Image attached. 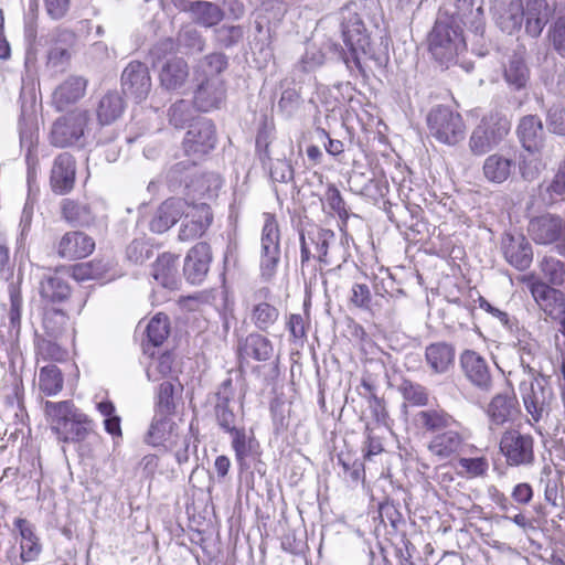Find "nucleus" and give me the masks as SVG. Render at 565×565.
<instances>
[{
    "instance_id": "obj_38",
    "label": "nucleus",
    "mask_w": 565,
    "mask_h": 565,
    "mask_svg": "<svg viewBox=\"0 0 565 565\" xmlns=\"http://www.w3.org/2000/svg\"><path fill=\"white\" fill-rule=\"evenodd\" d=\"M152 277L162 287L175 289L179 284L178 256L163 253L152 266Z\"/></svg>"
},
{
    "instance_id": "obj_20",
    "label": "nucleus",
    "mask_w": 565,
    "mask_h": 565,
    "mask_svg": "<svg viewBox=\"0 0 565 565\" xmlns=\"http://www.w3.org/2000/svg\"><path fill=\"white\" fill-rule=\"evenodd\" d=\"M404 398L403 412L405 419L415 426V433L419 434L424 426V390L419 384L405 380L401 387Z\"/></svg>"
},
{
    "instance_id": "obj_32",
    "label": "nucleus",
    "mask_w": 565,
    "mask_h": 565,
    "mask_svg": "<svg viewBox=\"0 0 565 565\" xmlns=\"http://www.w3.org/2000/svg\"><path fill=\"white\" fill-rule=\"evenodd\" d=\"M531 294L541 309L550 317H553L555 311L565 312V296L561 290L539 280L531 285Z\"/></svg>"
},
{
    "instance_id": "obj_50",
    "label": "nucleus",
    "mask_w": 565,
    "mask_h": 565,
    "mask_svg": "<svg viewBox=\"0 0 565 565\" xmlns=\"http://www.w3.org/2000/svg\"><path fill=\"white\" fill-rule=\"evenodd\" d=\"M63 375L55 364H49L40 370V390L49 396L56 395L63 388Z\"/></svg>"
},
{
    "instance_id": "obj_11",
    "label": "nucleus",
    "mask_w": 565,
    "mask_h": 565,
    "mask_svg": "<svg viewBox=\"0 0 565 565\" xmlns=\"http://www.w3.org/2000/svg\"><path fill=\"white\" fill-rule=\"evenodd\" d=\"M260 247V273L262 277L268 280L275 275L280 260V233L274 215L264 224Z\"/></svg>"
},
{
    "instance_id": "obj_51",
    "label": "nucleus",
    "mask_w": 565,
    "mask_h": 565,
    "mask_svg": "<svg viewBox=\"0 0 565 565\" xmlns=\"http://www.w3.org/2000/svg\"><path fill=\"white\" fill-rule=\"evenodd\" d=\"M205 44V39L195 28L185 26L178 33V46L183 49L186 54L203 52Z\"/></svg>"
},
{
    "instance_id": "obj_63",
    "label": "nucleus",
    "mask_w": 565,
    "mask_h": 565,
    "mask_svg": "<svg viewBox=\"0 0 565 565\" xmlns=\"http://www.w3.org/2000/svg\"><path fill=\"white\" fill-rule=\"evenodd\" d=\"M177 45L173 39L167 38L157 42L150 50V57L153 66H159L164 61L169 60L168 56L173 55L177 51Z\"/></svg>"
},
{
    "instance_id": "obj_9",
    "label": "nucleus",
    "mask_w": 565,
    "mask_h": 565,
    "mask_svg": "<svg viewBox=\"0 0 565 565\" xmlns=\"http://www.w3.org/2000/svg\"><path fill=\"white\" fill-rule=\"evenodd\" d=\"M430 135L439 142L456 145L465 137V124L460 114L455 113L450 107L436 106L426 117Z\"/></svg>"
},
{
    "instance_id": "obj_52",
    "label": "nucleus",
    "mask_w": 565,
    "mask_h": 565,
    "mask_svg": "<svg viewBox=\"0 0 565 565\" xmlns=\"http://www.w3.org/2000/svg\"><path fill=\"white\" fill-rule=\"evenodd\" d=\"M194 118L193 105L185 99H179L168 109L170 125L177 129H183Z\"/></svg>"
},
{
    "instance_id": "obj_7",
    "label": "nucleus",
    "mask_w": 565,
    "mask_h": 565,
    "mask_svg": "<svg viewBox=\"0 0 565 565\" xmlns=\"http://www.w3.org/2000/svg\"><path fill=\"white\" fill-rule=\"evenodd\" d=\"M213 414L223 433L234 429L244 423L243 403L236 398V391L232 379L225 380L214 393Z\"/></svg>"
},
{
    "instance_id": "obj_54",
    "label": "nucleus",
    "mask_w": 565,
    "mask_h": 565,
    "mask_svg": "<svg viewBox=\"0 0 565 565\" xmlns=\"http://www.w3.org/2000/svg\"><path fill=\"white\" fill-rule=\"evenodd\" d=\"M174 411V385L169 381L162 382L157 393L156 414L171 416Z\"/></svg>"
},
{
    "instance_id": "obj_60",
    "label": "nucleus",
    "mask_w": 565,
    "mask_h": 565,
    "mask_svg": "<svg viewBox=\"0 0 565 565\" xmlns=\"http://www.w3.org/2000/svg\"><path fill=\"white\" fill-rule=\"evenodd\" d=\"M547 39L553 50L565 58V17H558L548 28Z\"/></svg>"
},
{
    "instance_id": "obj_40",
    "label": "nucleus",
    "mask_w": 565,
    "mask_h": 565,
    "mask_svg": "<svg viewBox=\"0 0 565 565\" xmlns=\"http://www.w3.org/2000/svg\"><path fill=\"white\" fill-rule=\"evenodd\" d=\"M10 308L8 311L9 328L7 341L17 343L21 333L22 296L18 282L11 281L8 286Z\"/></svg>"
},
{
    "instance_id": "obj_28",
    "label": "nucleus",
    "mask_w": 565,
    "mask_h": 565,
    "mask_svg": "<svg viewBox=\"0 0 565 565\" xmlns=\"http://www.w3.org/2000/svg\"><path fill=\"white\" fill-rule=\"evenodd\" d=\"M519 413V403L513 392L499 393L489 403L487 414L492 425L501 426L513 420Z\"/></svg>"
},
{
    "instance_id": "obj_8",
    "label": "nucleus",
    "mask_w": 565,
    "mask_h": 565,
    "mask_svg": "<svg viewBox=\"0 0 565 565\" xmlns=\"http://www.w3.org/2000/svg\"><path fill=\"white\" fill-rule=\"evenodd\" d=\"M88 121L89 113L83 109L58 117L52 125L50 142L58 148L83 147Z\"/></svg>"
},
{
    "instance_id": "obj_25",
    "label": "nucleus",
    "mask_w": 565,
    "mask_h": 565,
    "mask_svg": "<svg viewBox=\"0 0 565 565\" xmlns=\"http://www.w3.org/2000/svg\"><path fill=\"white\" fill-rule=\"evenodd\" d=\"M455 348L446 342H436L426 347V373L445 375L454 367Z\"/></svg>"
},
{
    "instance_id": "obj_39",
    "label": "nucleus",
    "mask_w": 565,
    "mask_h": 565,
    "mask_svg": "<svg viewBox=\"0 0 565 565\" xmlns=\"http://www.w3.org/2000/svg\"><path fill=\"white\" fill-rule=\"evenodd\" d=\"M185 10L190 13L193 22L204 28H212L218 24L224 18V12L221 7L209 1H191L188 3Z\"/></svg>"
},
{
    "instance_id": "obj_45",
    "label": "nucleus",
    "mask_w": 565,
    "mask_h": 565,
    "mask_svg": "<svg viewBox=\"0 0 565 565\" xmlns=\"http://www.w3.org/2000/svg\"><path fill=\"white\" fill-rule=\"evenodd\" d=\"M68 316L62 308L45 306L43 311L42 326L46 337L57 340L66 330Z\"/></svg>"
},
{
    "instance_id": "obj_35",
    "label": "nucleus",
    "mask_w": 565,
    "mask_h": 565,
    "mask_svg": "<svg viewBox=\"0 0 565 565\" xmlns=\"http://www.w3.org/2000/svg\"><path fill=\"white\" fill-rule=\"evenodd\" d=\"M21 536V554L22 562H34L42 552V544L35 534L34 525L23 518H17L13 522Z\"/></svg>"
},
{
    "instance_id": "obj_21",
    "label": "nucleus",
    "mask_w": 565,
    "mask_h": 565,
    "mask_svg": "<svg viewBox=\"0 0 565 565\" xmlns=\"http://www.w3.org/2000/svg\"><path fill=\"white\" fill-rule=\"evenodd\" d=\"M342 36L345 45L352 53L356 67L361 73H364L363 66L358 57V52H366L370 44V36L359 15L354 14L343 22Z\"/></svg>"
},
{
    "instance_id": "obj_12",
    "label": "nucleus",
    "mask_w": 565,
    "mask_h": 565,
    "mask_svg": "<svg viewBox=\"0 0 565 565\" xmlns=\"http://www.w3.org/2000/svg\"><path fill=\"white\" fill-rule=\"evenodd\" d=\"M534 439L519 430L505 431L500 440V450L509 466H530L534 462Z\"/></svg>"
},
{
    "instance_id": "obj_24",
    "label": "nucleus",
    "mask_w": 565,
    "mask_h": 565,
    "mask_svg": "<svg viewBox=\"0 0 565 565\" xmlns=\"http://www.w3.org/2000/svg\"><path fill=\"white\" fill-rule=\"evenodd\" d=\"M516 134L526 151L531 153H539L543 149L545 131L543 122L539 116H523L518 125Z\"/></svg>"
},
{
    "instance_id": "obj_29",
    "label": "nucleus",
    "mask_w": 565,
    "mask_h": 565,
    "mask_svg": "<svg viewBox=\"0 0 565 565\" xmlns=\"http://www.w3.org/2000/svg\"><path fill=\"white\" fill-rule=\"evenodd\" d=\"M178 437L179 434L175 431V423L171 417L154 414L150 427L145 436V441L153 447H172L173 445L177 446L174 438Z\"/></svg>"
},
{
    "instance_id": "obj_59",
    "label": "nucleus",
    "mask_w": 565,
    "mask_h": 565,
    "mask_svg": "<svg viewBox=\"0 0 565 565\" xmlns=\"http://www.w3.org/2000/svg\"><path fill=\"white\" fill-rule=\"evenodd\" d=\"M153 256V247L147 239L136 238L126 248V257L134 264H143Z\"/></svg>"
},
{
    "instance_id": "obj_3",
    "label": "nucleus",
    "mask_w": 565,
    "mask_h": 565,
    "mask_svg": "<svg viewBox=\"0 0 565 565\" xmlns=\"http://www.w3.org/2000/svg\"><path fill=\"white\" fill-rule=\"evenodd\" d=\"M466 47L462 29L448 13H440L429 34V52L440 67H448L456 55Z\"/></svg>"
},
{
    "instance_id": "obj_36",
    "label": "nucleus",
    "mask_w": 565,
    "mask_h": 565,
    "mask_svg": "<svg viewBox=\"0 0 565 565\" xmlns=\"http://www.w3.org/2000/svg\"><path fill=\"white\" fill-rule=\"evenodd\" d=\"M504 79L515 90L525 88L530 79V68L525 62V47L521 46L510 57L504 68Z\"/></svg>"
},
{
    "instance_id": "obj_22",
    "label": "nucleus",
    "mask_w": 565,
    "mask_h": 565,
    "mask_svg": "<svg viewBox=\"0 0 565 565\" xmlns=\"http://www.w3.org/2000/svg\"><path fill=\"white\" fill-rule=\"evenodd\" d=\"M524 12V31L531 38H539L554 13L546 0H526Z\"/></svg>"
},
{
    "instance_id": "obj_18",
    "label": "nucleus",
    "mask_w": 565,
    "mask_h": 565,
    "mask_svg": "<svg viewBox=\"0 0 565 565\" xmlns=\"http://www.w3.org/2000/svg\"><path fill=\"white\" fill-rule=\"evenodd\" d=\"M501 248L505 260L518 270H525L531 266L533 250L524 235L505 234Z\"/></svg>"
},
{
    "instance_id": "obj_55",
    "label": "nucleus",
    "mask_w": 565,
    "mask_h": 565,
    "mask_svg": "<svg viewBox=\"0 0 565 565\" xmlns=\"http://www.w3.org/2000/svg\"><path fill=\"white\" fill-rule=\"evenodd\" d=\"M172 214H140L137 224L148 226L152 233L162 234L177 223Z\"/></svg>"
},
{
    "instance_id": "obj_41",
    "label": "nucleus",
    "mask_w": 565,
    "mask_h": 565,
    "mask_svg": "<svg viewBox=\"0 0 565 565\" xmlns=\"http://www.w3.org/2000/svg\"><path fill=\"white\" fill-rule=\"evenodd\" d=\"M475 0H457L455 12L449 17L461 25L469 26L473 32L479 33L483 30V9L481 6L473 8Z\"/></svg>"
},
{
    "instance_id": "obj_49",
    "label": "nucleus",
    "mask_w": 565,
    "mask_h": 565,
    "mask_svg": "<svg viewBox=\"0 0 565 565\" xmlns=\"http://www.w3.org/2000/svg\"><path fill=\"white\" fill-rule=\"evenodd\" d=\"M190 194L185 198H169L160 205L159 212H184L185 209H193L198 211L210 210L211 204L209 199Z\"/></svg>"
},
{
    "instance_id": "obj_37",
    "label": "nucleus",
    "mask_w": 565,
    "mask_h": 565,
    "mask_svg": "<svg viewBox=\"0 0 565 565\" xmlns=\"http://www.w3.org/2000/svg\"><path fill=\"white\" fill-rule=\"evenodd\" d=\"M238 354L241 358H253L256 361L265 362L274 355V345L265 335L253 332L239 341Z\"/></svg>"
},
{
    "instance_id": "obj_15",
    "label": "nucleus",
    "mask_w": 565,
    "mask_h": 565,
    "mask_svg": "<svg viewBox=\"0 0 565 565\" xmlns=\"http://www.w3.org/2000/svg\"><path fill=\"white\" fill-rule=\"evenodd\" d=\"M273 297L268 287H260L253 292L250 321L256 329L267 332L279 318V310L268 300Z\"/></svg>"
},
{
    "instance_id": "obj_61",
    "label": "nucleus",
    "mask_w": 565,
    "mask_h": 565,
    "mask_svg": "<svg viewBox=\"0 0 565 565\" xmlns=\"http://www.w3.org/2000/svg\"><path fill=\"white\" fill-rule=\"evenodd\" d=\"M192 426H190V430L178 438H174V441H177V446L173 445L171 448H174V456L178 461V463L182 465L189 461L190 458V451L193 452L196 451V438L191 433Z\"/></svg>"
},
{
    "instance_id": "obj_14",
    "label": "nucleus",
    "mask_w": 565,
    "mask_h": 565,
    "mask_svg": "<svg viewBox=\"0 0 565 565\" xmlns=\"http://www.w3.org/2000/svg\"><path fill=\"white\" fill-rule=\"evenodd\" d=\"M527 232L536 244H552L565 235V218L557 214L536 215L530 220Z\"/></svg>"
},
{
    "instance_id": "obj_1",
    "label": "nucleus",
    "mask_w": 565,
    "mask_h": 565,
    "mask_svg": "<svg viewBox=\"0 0 565 565\" xmlns=\"http://www.w3.org/2000/svg\"><path fill=\"white\" fill-rule=\"evenodd\" d=\"M44 414L51 430L62 443L83 441L93 431V420L72 401H46Z\"/></svg>"
},
{
    "instance_id": "obj_57",
    "label": "nucleus",
    "mask_w": 565,
    "mask_h": 565,
    "mask_svg": "<svg viewBox=\"0 0 565 565\" xmlns=\"http://www.w3.org/2000/svg\"><path fill=\"white\" fill-rule=\"evenodd\" d=\"M98 412L105 417V430L113 437H121L120 417L115 414V405L110 401H103L97 404Z\"/></svg>"
},
{
    "instance_id": "obj_47",
    "label": "nucleus",
    "mask_w": 565,
    "mask_h": 565,
    "mask_svg": "<svg viewBox=\"0 0 565 565\" xmlns=\"http://www.w3.org/2000/svg\"><path fill=\"white\" fill-rule=\"evenodd\" d=\"M212 214H185L179 231L181 241H191L202 236L212 224Z\"/></svg>"
},
{
    "instance_id": "obj_48",
    "label": "nucleus",
    "mask_w": 565,
    "mask_h": 565,
    "mask_svg": "<svg viewBox=\"0 0 565 565\" xmlns=\"http://www.w3.org/2000/svg\"><path fill=\"white\" fill-rule=\"evenodd\" d=\"M379 519L380 522L375 526V532L381 533V529H384L385 535H394L399 531V526L403 523L402 514L393 502L385 501L379 507Z\"/></svg>"
},
{
    "instance_id": "obj_31",
    "label": "nucleus",
    "mask_w": 565,
    "mask_h": 565,
    "mask_svg": "<svg viewBox=\"0 0 565 565\" xmlns=\"http://www.w3.org/2000/svg\"><path fill=\"white\" fill-rule=\"evenodd\" d=\"M87 81L82 76H70L53 93V105L63 111L77 103L85 94Z\"/></svg>"
},
{
    "instance_id": "obj_42",
    "label": "nucleus",
    "mask_w": 565,
    "mask_h": 565,
    "mask_svg": "<svg viewBox=\"0 0 565 565\" xmlns=\"http://www.w3.org/2000/svg\"><path fill=\"white\" fill-rule=\"evenodd\" d=\"M524 21L523 4L521 0H511L508 6L495 14V23L501 31L513 34L520 31Z\"/></svg>"
},
{
    "instance_id": "obj_58",
    "label": "nucleus",
    "mask_w": 565,
    "mask_h": 565,
    "mask_svg": "<svg viewBox=\"0 0 565 565\" xmlns=\"http://www.w3.org/2000/svg\"><path fill=\"white\" fill-rule=\"evenodd\" d=\"M35 347L38 354L44 360L61 362L67 356V352L51 338H38Z\"/></svg>"
},
{
    "instance_id": "obj_10",
    "label": "nucleus",
    "mask_w": 565,
    "mask_h": 565,
    "mask_svg": "<svg viewBox=\"0 0 565 565\" xmlns=\"http://www.w3.org/2000/svg\"><path fill=\"white\" fill-rule=\"evenodd\" d=\"M182 145L184 153L194 161L212 151L216 145L215 126L212 120L199 118L191 124Z\"/></svg>"
},
{
    "instance_id": "obj_2",
    "label": "nucleus",
    "mask_w": 565,
    "mask_h": 565,
    "mask_svg": "<svg viewBox=\"0 0 565 565\" xmlns=\"http://www.w3.org/2000/svg\"><path fill=\"white\" fill-rule=\"evenodd\" d=\"M166 181L171 191L184 185L186 195L196 194L209 200H212L222 186L218 174L201 171L193 159H185L170 167Z\"/></svg>"
},
{
    "instance_id": "obj_16",
    "label": "nucleus",
    "mask_w": 565,
    "mask_h": 565,
    "mask_svg": "<svg viewBox=\"0 0 565 565\" xmlns=\"http://www.w3.org/2000/svg\"><path fill=\"white\" fill-rule=\"evenodd\" d=\"M212 262L211 247L205 242L194 245L184 259L183 273L192 285H200L207 276Z\"/></svg>"
},
{
    "instance_id": "obj_46",
    "label": "nucleus",
    "mask_w": 565,
    "mask_h": 565,
    "mask_svg": "<svg viewBox=\"0 0 565 565\" xmlns=\"http://www.w3.org/2000/svg\"><path fill=\"white\" fill-rule=\"evenodd\" d=\"M125 108L124 100L118 92H108L98 103L97 118L102 125H109L118 119Z\"/></svg>"
},
{
    "instance_id": "obj_5",
    "label": "nucleus",
    "mask_w": 565,
    "mask_h": 565,
    "mask_svg": "<svg viewBox=\"0 0 565 565\" xmlns=\"http://www.w3.org/2000/svg\"><path fill=\"white\" fill-rule=\"evenodd\" d=\"M521 365L531 377L530 380L521 382L520 393L525 409L534 422H539L544 415H548L551 412L552 403L555 398L553 390L543 375L535 377L536 371L530 366V363L525 361L523 354L521 355Z\"/></svg>"
},
{
    "instance_id": "obj_56",
    "label": "nucleus",
    "mask_w": 565,
    "mask_h": 565,
    "mask_svg": "<svg viewBox=\"0 0 565 565\" xmlns=\"http://www.w3.org/2000/svg\"><path fill=\"white\" fill-rule=\"evenodd\" d=\"M244 36V29L241 25H221L214 30L215 42L221 47L237 45Z\"/></svg>"
},
{
    "instance_id": "obj_19",
    "label": "nucleus",
    "mask_w": 565,
    "mask_h": 565,
    "mask_svg": "<svg viewBox=\"0 0 565 565\" xmlns=\"http://www.w3.org/2000/svg\"><path fill=\"white\" fill-rule=\"evenodd\" d=\"M76 162L68 152L60 153L53 161L50 185L53 192L65 194L70 192L75 183Z\"/></svg>"
},
{
    "instance_id": "obj_44",
    "label": "nucleus",
    "mask_w": 565,
    "mask_h": 565,
    "mask_svg": "<svg viewBox=\"0 0 565 565\" xmlns=\"http://www.w3.org/2000/svg\"><path fill=\"white\" fill-rule=\"evenodd\" d=\"M513 168L512 159L494 153L484 160L483 174L490 182L502 183L508 180Z\"/></svg>"
},
{
    "instance_id": "obj_62",
    "label": "nucleus",
    "mask_w": 565,
    "mask_h": 565,
    "mask_svg": "<svg viewBox=\"0 0 565 565\" xmlns=\"http://www.w3.org/2000/svg\"><path fill=\"white\" fill-rule=\"evenodd\" d=\"M542 271L550 284L561 286L565 279L564 264L553 257H545L542 262Z\"/></svg>"
},
{
    "instance_id": "obj_27",
    "label": "nucleus",
    "mask_w": 565,
    "mask_h": 565,
    "mask_svg": "<svg viewBox=\"0 0 565 565\" xmlns=\"http://www.w3.org/2000/svg\"><path fill=\"white\" fill-rule=\"evenodd\" d=\"M231 436V446L235 452V459L242 470L248 468L247 459L258 455L259 444L253 433L246 431L245 424L226 431Z\"/></svg>"
},
{
    "instance_id": "obj_43",
    "label": "nucleus",
    "mask_w": 565,
    "mask_h": 565,
    "mask_svg": "<svg viewBox=\"0 0 565 565\" xmlns=\"http://www.w3.org/2000/svg\"><path fill=\"white\" fill-rule=\"evenodd\" d=\"M462 446L461 436L452 430L439 434L428 445V450L438 458L444 460L457 454Z\"/></svg>"
},
{
    "instance_id": "obj_6",
    "label": "nucleus",
    "mask_w": 565,
    "mask_h": 565,
    "mask_svg": "<svg viewBox=\"0 0 565 565\" xmlns=\"http://www.w3.org/2000/svg\"><path fill=\"white\" fill-rule=\"evenodd\" d=\"M511 121L499 113H490L472 130L469 149L476 156L484 154L497 147L510 132Z\"/></svg>"
},
{
    "instance_id": "obj_53",
    "label": "nucleus",
    "mask_w": 565,
    "mask_h": 565,
    "mask_svg": "<svg viewBox=\"0 0 565 565\" xmlns=\"http://www.w3.org/2000/svg\"><path fill=\"white\" fill-rule=\"evenodd\" d=\"M146 334L148 343L153 347L161 345L169 334L168 317L162 313L154 316L147 324Z\"/></svg>"
},
{
    "instance_id": "obj_30",
    "label": "nucleus",
    "mask_w": 565,
    "mask_h": 565,
    "mask_svg": "<svg viewBox=\"0 0 565 565\" xmlns=\"http://www.w3.org/2000/svg\"><path fill=\"white\" fill-rule=\"evenodd\" d=\"M95 248V242L82 232L66 233L57 245V254L62 258L77 259L88 256Z\"/></svg>"
},
{
    "instance_id": "obj_13",
    "label": "nucleus",
    "mask_w": 565,
    "mask_h": 565,
    "mask_svg": "<svg viewBox=\"0 0 565 565\" xmlns=\"http://www.w3.org/2000/svg\"><path fill=\"white\" fill-rule=\"evenodd\" d=\"M151 76L146 64L139 61L130 62L121 73V89L126 96L140 103L151 90Z\"/></svg>"
},
{
    "instance_id": "obj_17",
    "label": "nucleus",
    "mask_w": 565,
    "mask_h": 565,
    "mask_svg": "<svg viewBox=\"0 0 565 565\" xmlns=\"http://www.w3.org/2000/svg\"><path fill=\"white\" fill-rule=\"evenodd\" d=\"M460 364L469 382L482 392L492 388V376L487 361L477 352L466 350L460 355Z\"/></svg>"
},
{
    "instance_id": "obj_26",
    "label": "nucleus",
    "mask_w": 565,
    "mask_h": 565,
    "mask_svg": "<svg viewBox=\"0 0 565 565\" xmlns=\"http://www.w3.org/2000/svg\"><path fill=\"white\" fill-rule=\"evenodd\" d=\"M188 63L182 57L172 56L159 67L160 86L166 90H178L188 82Z\"/></svg>"
},
{
    "instance_id": "obj_64",
    "label": "nucleus",
    "mask_w": 565,
    "mask_h": 565,
    "mask_svg": "<svg viewBox=\"0 0 565 565\" xmlns=\"http://www.w3.org/2000/svg\"><path fill=\"white\" fill-rule=\"evenodd\" d=\"M546 121L553 134L565 136V107H551L547 111Z\"/></svg>"
},
{
    "instance_id": "obj_23",
    "label": "nucleus",
    "mask_w": 565,
    "mask_h": 565,
    "mask_svg": "<svg viewBox=\"0 0 565 565\" xmlns=\"http://www.w3.org/2000/svg\"><path fill=\"white\" fill-rule=\"evenodd\" d=\"M194 82L196 83L193 98L194 107L203 113L218 109L225 100L226 89L224 82Z\"/></svg>"
},
{
    "instance_id": "obj_33",
    "label": "nucleus",
    "mask_w": 565,
    "mask_h": 565,
    "mask_svg": "<svg viewBox=\"0 0 565 565\" xmlns=\"http://www.w3.org/2000/svg\"><path fill=\"white\" fill-rule=\"evenodd\" d=\"M228 67V57L221 52H213L201 57L193 68L194 81L224 82L222 73Z\"/></svg>"
},
{
    "instance_id": "obj_34",
    "label": "nucleus",
    "mask_w": 565,
    "mask_h": 565,
    "mask_svg": "<svg viewBox=\"0 0 565 565\" xmlns=\"http://www.w3.org/2000/svg\"><path fill=\"white\" fill-rule=\"evenodd\" d=\"M71 294L68 280L58 274L45 276L40 282V296L46 306L62 305Z\"/></svg>"
},
{
    "instance_id": "obj_4",
    "label": "nucleus",
    "mask_w": 565,
    "mask_h": 565,
    "mask_svg": "<svg viewBox=\"0 0 565 565\" xmlns=\"http://www.w3.org/2000/svg\"><path fill=\"white\" fill-rule=\"evenodd\" d=\"M300 260L303 266L311 258L323 265L334 263L335 235L331 230L312 223L307 214L299 221Z\"/></svg>"
}]
</instances>
